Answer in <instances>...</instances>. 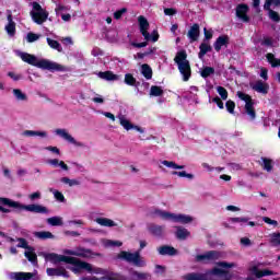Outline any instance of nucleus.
I'll list each match as a JSON object with an SVG mask.
<instances>
[{"instance_id":"nucleus-1","label":"nucleus","mask_w":280,"mask_h":280,"mask_svg":"<svg viewBox=\"0 0 280 280\" xmlns=\"http://www.w3.org/2000/svg\"><path fill=\"white\" fill-rule=\"evenodd\" d=\"M47 261H51V264H70L71 266H74L73 269L74 272H78V270H88V272H91L93 270V267L91 264L86 261H82L75 257L72 256H65V255H58L56 253H50L46 255Z\"/></svg>"},{"instance_id":"nucleus-2","label":"nucleus","mask_w":280,"mask_h":280,"mask_svg":"<svg viewBox=\"0 0 280 280\" xmlns=\"http://www.w3.org/2000/svg\"><path fill=\"white\" fill-rule=\"evenodd\" d=\"M145 246H148V242L140 241V249L136 250L135 253L121 250L117 254L116 259L131 264V266H135L136 268H145L148 262H145V258L141 256V250H143Z\"/></svg>"},{"instance_id":"nucleus-3","label":"nucleus","mask_w":280,"mask_h":280,"mask_svg":"<svg viewBox=\"0 0 280 280\" xmlns=\"http://www.w3.org/2000/svg\"><path fill=\"white\" fill-rule=\"evenodd\" d=\"M20 58L21 60H23V62H26L32 67H37V69H43V71H62L61 65L50 61L48 59L38 60L36 56L28 52H21Z\"/></svg>"},{"instance_id":"nucleus-4","label":"nucleus","mask_w":280,"mask_h":280,"mask_svg":"<svg viewBox=\"0 0 280 280\" xmlns=\"http://www.w3.org/2000/svg\"><path fill=\"white\" fill-rule=\"evenodd\" d=\"M185 280H231V273L224 269L214 267L206 273H187L184 276Z\"/></svg>"},{"instance_id":"nucleus-5","label":"nucleus","mask_w":280,"mask_h":280,"mask_svg":"<svg viewBox=\"0 0 280 280\" xmlns=\"http://www.w3.org/2000/svg\"><path fill=\"white\" fill-rule=\"evenodd\" d=\"M0 205H3L4 207H10L11 209H19L20 211H28L30 213H49L47 207H44L42 205H23L19 201H14L5 197H0Z\"/></svg>"},{"instance_id":"nucleus-6","label":"nucleus","mask_w":280,"mask_h":280,"mask_svg":"<svg viewBox=\"0 0 280 280\" xmlns=\"http://www.w3.org/2000/svg\"><path fill=\"white\" fill-rule=\"evenodd\" d=\"M174 62L177 63L178 71L183 75V81L189 82V79L191 78V65L189 63V60H187V51H177Z\"/></svg>"},{"instance_id":"nucleus-7","label":"nucleus","mask_w":280,"mask_h":280,"mask_svg":"<svg viewBox=\"0 0 280 280\" xmlns=\"http://www.w3.org/2000/svg\"><path fill=\"white\" fill-rule=\"evenodd\" d=\"M155 213L163 220H170L171 222H175L177 224H190V222H194V218L187 214H176L163 210H155Z\"/></svg>"},{"instance_id":"nucleus-8","label":"nucleus","mask_w":280,"mask_h":280,"mask_svg":"<svg viewBox=\"0 0 280 280\" xmlns=\"http://www.w3.org/2000/svg\"><path fill=\"white\" fill-rule=\"evenodd\" d=\"M236 95L238 98L245 102V113L248 115L252 121H255V119H257V112L255 110V102L253 101V97L242 91H238Z\"/></svg>"},{"instance_id":"nucleus-9","label":"nucleus","mask_w":280,"mask_h":280,"mask_svg":"<svg viewBox=\"0 0 280 280\" xmlns=\"http://www.w3.org/2000/svg\"><path fill=\"white\" fill-rule=\"evenodd\" d=\"M33 10L31 11V16L37 25H43L49 19V12L44 10V8L38 2H33Z\"/></svg>"},{"instance_id":"nucleus-10","label":"nucleus","mask_w":280,"mask_h":280,"mask_svg":"<svg viewBox=\"0 0 280 280\" xmlns=\"http://www.w3.org/2000/svg\"><path fill=\"white\" fill-rule=\"evenodd\" d=\"M222 257V254L218 250H209L206 252L205 254H199L196 256V261L197 262H202V261H218Z\"/></svg>"},{"instance_id":"nucleus-11","label":"nucleus","mask_w":280,"mask_h":280,"mask_svg":"<svg viewBox=\"0 0 280 280\" xmlns=\"http://www.w3.org/2000/svg\"><path fill=\"white\" fill-rule=\"evenodd\" d=\"M56 135L61 137V139H65V141H68V143H71L72 145H75V148H86V144L83 142H79L71 136L69 132H67L66 129H56Z\"/></svg>"},{"instance_id":"nucleus-12","label":"nucleus","mask_w":280,"mask_h":280,"mask_svg":"<svg viewBox=\"0 0 280 280\" xmlns=\"http://www.w3.org/2000/svg\"><path fill=\"white\" fill-rule=\"evenodd\" d=\"M138 23H139L140 34H142V36L144 37V40H150V32H148V30H150V22H148V19H145V16L143 15H140L138 18Z\"/></svg>"},{"instance_id":"nucleus-13","label":"nucleus","mask_w":280,"mask_h":280,"mask_svg":"<svg viewBox=\"0 0 280 280\" xmlns=\"http://www.w3.org/2000/svg\"><path fill=\"white\" fill-rule=\"evenodd\" d=\"M236 16L243 23H250V16H248V4L241 3L236 5Z\"/></svg>"},{"instance_id":"nucleus-14","label":"nucleus","mask_w":280,"mask_h":280,"mask_svg":"<svg viewBox=\"0 0 280 280\" xmlns=\"http://www.w3.org/2000/svg\"><path fill=\"white\" fill-rule=\"evenodd\" d=\"M46 273L48 277H65L66 279H69V271L63 267L47 268Z\"/></svg>"},{"instance_id":"nucleus-15","label":"nucleus","mask_w":280,"mask_h":280,"mask_svg":"<svg viewBox=\"0 0 280 280\" xmlns=\"http://www.w3.org/2000/svg\"><path fill=\"white\" fill-rule=\"evenodd\" d=\"M7 21L8 24L5 25L4 30L9 36H14V34H16V23L14 22L12 18V11L10 10H8Z\"/></svg>"},{"instance_id":"nucleus-16","label":"nucleus","mask_w":280,"mask_h":280,"mask_svg":"<svg viewBox=\"0 0 280 280\" xmlns=\"http://www.w3.org/2000/svg\"><path fill=\"white\" fill-rule=\"evenodd\" d=\"M230 42L231 38L229 37V35H220L213 44L214 50L221 51L223 47H229Z\"/></svg>"},{"instance_id":"nucleus-17","label":"nucleus","mask_w":280,"mask_h":280,"mask_svg":"<svg viewBox=\"0 0 280 280\" xmlns=\"http://www.w3.org/2000/svg\"><path fill=\"white\" fill-rule=\"evenodd\" d=\"M158 253L162 256L175 257V255H178V249L170 245H162L158 247Z\"/></svg>"},{"instance_id":"nucleus-18","label":"nucleus","mask_w":280,"mask_h":280,"mask_svg":"<svg viewBox=\"0 0 280 280\" xmlns=\"http://www.w3.org/2000/svg\"><path fill=\"white\" fill-rule=\"evenodd\" d=\"M253 91H256V93H261L262 95H268V91L270 90V85L268 83H265L261 80L256 81V83L250 85Z\"/></svg>"},{"instance_id":"nucleus-19","label":"nucleus","mask_w":280,"mask_h":280,"mask_svg":"<svg viewBox=\"0 0 280 280\" xmlns=\"http://www.w3.org/2000/svg\"><path fill=\"white\" fill-rule=\"evenodd\" d=\"M187 36L191 40V43H196V40L200 38V24H192L188 31Z\"/></svg>"},{"instance_id":"nucleus-20","label":"nucleus","mask_w":280,"mask_h":280,"mask_svg":"<svg viewBox=\"0 0 280 280\" xmlns=\"http://www.w3.org/2000/svg\"><path fill=\"white\" fill-rule=\"evenodd\" d=\"M9 277L11 280H31V279H34V273L19 271V272H11Z\"/></svg>"},{"instance_id":"nucleus-21","label":"nucleus","mask_w":280,"mask_h":280,"mask_svg":"<svg viewBox=\"0 0 280 280\" xmlns=\"http://www.w3.org/2000/svg\"><path fill=\"white\" fill-rule=\"evenodd\" d=\"M148 231L149 233H151V235H154L155 237H161V235H163V231H165V228L163 225L150 223L148 225Z\"/></svg>"},{"instance_id":"nucleus-22","label":"nucleus","mask_w":280,"mask_h":280,"mask_svg":"<svg viewBox=\"0 0 280 280\" xmlns=\"http://www.w3.org/2000/svg\"><path fill=\"white\" fill-rule=\"evenodd\" d=\"M97 75L101 78V80H106L107 82H115V80H119V77L113 73L110 70L104 72L101 71Z\"/></svg>"},{"instance_id":"nucleus-23","label":"nucleus","mask_w":280,"mask_h":280,"mask_svg":"<svg viewBox=\"0 0 280 280\" xmlns=\"http://www.w3.org/2000/svg\"><path fill=\"white\" fill-rule=\"evenodd\" d=\"M213 48L206 42H202L199 46V52H198V58L202 60L209 51H212Z\"/></svg>"},{"instance_id":"nucleus-24","label":"nucleus","mask_w":280,"mask_h":280,"mask_svg":"<svg viewBox=\"0 0 280 280\" xmlns=\"http://www.w3.org/2000/svg\"><path fill=\"white\" fill-rule=\"evenodd\" d=\"M175 235L177 240H187L191 233L183 226H176Z\"/></svg>"},{"instance_id":"nucleus-25","label":"nucleus","mask_w":280,"mask_h":280,"mask_svg":"<svg viewBox=\"0 0 280 280\" xmlns=\"http://www.w3.org/2000/svg\"><path fill=\"white\" fill-rule=\"evenodd\" d=\"M95 223L100 224V226H108V228L117 226V223H115V221L108 218H96Z\"/></svg>"},{"instance_id":"nucleus-26","label":"nucleus","mask_w":280,"mask_h":280,"mask_svg":"<svg viewBox=\"0 0 280 280\" xmlns=\"http://www.w3.org/2000/svg\"><path fill=\"white\" fill-rule=\"evenodd\" d=\"M141 74L143 75V78H145V80H152V67H150V65L148 63H143L141 66Z\"/></svg>"},{"instance_id":"nucleus-27","label":"nucleus","mask_w":280,"mask_h":280,"mask_svg":"<svg viewBox=\"0 0 280 280\" xmlns=\"http://www.w3.org/2000/svg\"><path fill=\"white\" fill-rule=\"evenodd\" d=\"M125 84H127V86H139L141 83L137 81V79L135 78V75H132V73H126Z\"/></svg>"},{"instance_id":"nucleus-28","label":"nucleus","mask_w":280,"mask_h":280,"mask_svg":"<svg viewBox=\"0 0 280 280\" xmlns=\"http://www.w3.org/2000/svg\"><path fill=\"white\" fill-rule=\"evenodd\" d=\"M77 257H82L83 259H89L93 257V252L86 248H78L77 249Z\"/></svg>"},{"instance_id":"nucleus-29","label":"nucleus","mask_w":280,"mask_h":280,"mask_svg":"<svg viewBox=\"0 0 280 280\" xmlns=\"http://www.w3.org/2000/svg\"><path fill=\"white\" fill-rule=\"evenodd\" d=\"M213 73H215V68L207 66L203 67V69L200 72V75L201 78L207 80V78H210V75H213Z\"/></svg>"},{"instance_id":"nucleus-30","label":"nucleus","mask_w":280,"mask_h":280,"mask_svg":"<svg viewBox=\"0 0 280 280\" xmlns=\"http://www.w3.org/2000/svg\"><path fill=\"white\" fill-rule=\"evenodd\" d=\"M24 137H47V131H34V130H25L23 132Z\"/></svg>"},{"instance_id":"nucleus-31","label":"nucleus","mask_w":280,"mask_h":280,"mask_svg":"<svg viewBox=\"0 0 280 280\" xmlns=\"http://www.w3.org/2000/svg\"><path fill=\"white\" fill-rule=\"evenodd\" d=\"M266 58L268 62L271 65V67L273 68L280 67V59H277L272 52H268L266 55Z\"/></svg>"},{"instance_id":"nucleus-32","label":"nucleus","mask_w":280,"mask_h":280,"mask_svg":"<svg viewBox=\"0 0 280 280\" xmlns=\"http://www.w3.org/2000/svg\"><path fill=\"white\" fill-rule=\"evenodd\" d=\"M35 237H38V240H54V235L51 232L42 231V232H35Z\"/></svg>"},{"instance_id":"nucleus-33","label":"nucleus","mask_w":280,"mask_h":280,"mask_svg":"<svg viewBox=\"0 0 280 280\" xmlns=\"http://www.w3.org/2000/svg\"><path fill=\"white\" fill-rule=\"evenodd\" d=\"M24 256L31 264H38V256L34 250H28L24 253Z\"/></svg>"},{"instance_id":"nucleus-34","label":"nucleus","mask_w":280,"mask_h":280,"mask_svg":"<svg viewBox=\"0 0 280 280\" xmlns=\"http://www.w3.org/2000/svg\"><path fill=\"white\" fill-rule=\"evenodd\" d=\"M46 40L51 49H56L57 51H62V46L60 45V42L56 39H51L49 37H47Z\"/></svg>"},{"instance_id":"nucleus-35","label":"nucleus","mask_w":280,"mask_h":280,"mask_svg":"<svg viewBox=\"0 0 280 280\" xmlns=\"http://www.w3.org/2000/svg\"><path fill=\"white\" fill-rule=\"evenodd\" d=\"M150 95L153 97H161L163 95V88L159 85H152L150 90Z\"/></svg>"},{"instance_id":"nucleus-36","label":"nucleus","mask_w":280,"mask_h":280,"mask_svg":"<svg viewBox=\"0 0 280 280\" xmlns=\"http://www.w3.org/2000/svg\"><path fill=\"white\" fill-rule=\"evenodd\" d=\"M172 175L173 176H179V178H189V180H192V178H194V174L187 173L186 171H180V172L173 171Z\"/></svg>"},{"instance_id":"nucleus-37","label":"nucleus","mask_w":280,"mask_h":280,"mask_svg":"<svg viewBox=\"0 0 280 280\" xmlns=\"http://www.w3.org/2000/svg\"><path fill=\"white\" fill-rule=\"evenodd\" d=\"M269 243L271 246H280V232H275L270 234Z\"/></svg>"},{"instance_id":"nucleus-38","label":"nucleus","mask_w":280,"mask_h":280,"mask_svg":"<svg viewBox=\"0 0 280 280\" xmlns=\"http://www.w3.org/2000/svg\"><path fill=\"white\" fill-rule=\"evenodd\" d=\"M18 242H19V244L16 245L18 248H25L26 250H34V247L30 246V244L27 243V240H25L23 237H19Z\"/></svg>"},{"instance_id":"nucleus-39","label":"nucleus","mask_w":280,"mask_h":280,"mask_svg":"<svg viewBox=\"0 0 280 280\" xmlns=\"http://www.w3.org/2000/svg\"><path fill=\"white\" fill-rule=\"evenodd\" d=\"M60 183H63L65 185H69V187H75L80 185V180L71 179L69 177H61Z\"/></svg>"},{"instance_id":"nucleus-40","label":"nucleus","mask_w":280,"mask_h":280,"mask_svg":"<svg viewBox=\"0 0 280 280\" xmlns=\"http://www.w3.org/2000/svg\"><path fill=\"white\" fill-rule=\"evenodd\" d=\"M47 223L50 224V226H62V219L59 217L48 218Z\"/></svg>"},{"instance_id":"nucleus-41","label":"nucleus","mask_w":280,"mask_h":280,"mask_svg":"<svg viewBox=\"0 0 280 280\" xmlns=\"http://www.w3.org/2000/svg\"><path fill=\"white\" fill-rule=\"evenodd\" d=\"M262 161V170H266V172H272V160L268 158H261Z\"/></svg>"},{"instance_id":"nucleus-42","label":"nucleus","mask_w":280,"mask_h":280,"mask_svg":"<svg viewBox=\"0 0 280 280\" xmlns=\"http://www.w3.org/2000/svg\"><path fill=\"white\" fill-rule=\"evenodd\" d=\"M13 95L16 97V100L21 102H25V100H27V95L23 93L20 89H14Z\"/></svg>"},{"instance_id":"nucleus-43","label":"nucleus","mask_w":280,"mask_h":280,"mask_svg":"<svg viewBox=\"0 0 280 280\" xmlns=\"http://www.w3.org/2000/svg\"><path fill=\"white\" fill-rule=\"evenodd\" d=\"M120 126H122V128H125V130H132V128H135V125H132V122H130V120L121 117L120 118Z\"/></svg>"},{"instance_id":"nucleus-44","label":"nucleus","mask_w":280,"mask_h":280,"mask_svg":"<svg viewBox=\"0 0 280 280\" xmlns=\"http://www.w3.org/2000/svg\"><path fill=\"white\" fill-rule=\"evenodd\" d=\"M217 92L219 93L221 100L223 101L229 100V91H226L224 86H218Z\"/></svg>"},{"instance_id":"nucleus-45","label":"nucleus","mask_w":280,"mask_h":280,"mask_svg":"<svg viewBox=\"0 0 280 280\" xmlns=\"http://www.w3.org/2000/svg\"><path fill=\"white\" fill-rule=\"evenodd\" d=\"M225 108L230 115H235V103L232 100L226 101Z\"/></svg>"},{"instance_id":"nucleus-46","label":"nucleus","mask_w":280,"mask_h":280,"mask_svg":"<svg viewBox=\"0 0 280 280\" xmlns=\"http://www.w3.org/2000/svg\"><path fill=\"white\" fill-rule=\"evenodd\" d=\"M269 19H271V21H275V23H279L280 15H279V13L277 11L269 10Z\"/></svg>"},{"instance_id":"nucleus-47","label":"nucleus","mask_w":280,"mask_h":280,"mask_svg":"<svg viewBox=\"0 0 280 280\" xmlns=\"http://www.w3.org/2000/svg\"><path fill=\"white\" fill-rule=\"evenodd\" d=\"M38 38H40V35L35 34V33H28L26 40H27V43H36V40H38Z\"/></svg>"},{"instance_id":"nucleus-48","label":"nucleus","mask_w":280,"mask_h":280,"mask_svg":"<svg viewBox=\"0 0 280 280\" xmlns=\"http://www.w3.org/2000/svg\"><path fill=\"white\" fill-rule=\"evenodd\" d=\"M217 266H219L220 268H235V262H228V261H219L217 262Z\"/></svg>"},{"instance_id":"nucleus-49","label":"nucleus","mask_w":280,"mask_h":280,"mask_svg":"<svg viewBox=\"0 0 280 280\" xmlns=\"http://www.w3.org/2000/svg\"><path fill=\"white\" fill-rule=\"evenodd\" d=\"M213 104H217L218 108H220V110H224V102H222V98H220V96H215L212 98Z\"/></svg>"},{"instance_id":"nucleus-50","label":"nucleus","mask_w":280,"mask_h":280,"mask_svg":"<svg viewBox=\"0 0 280 280\" xmlns=\"http://www.w3.org/2000/svg\"><path fill=\"white\" fill-rule=\"evenodd\" d=\"M126 12H128V9L126 8H122L120 10H117L115 13H114V19H116V21H119V19H121V16H124V14H126Z\"/></svg>"},{"instance_id":"nucleus-51","label":"nucleus","mask_w":280,"mask_h":280,"mask_svg":"<svg viewBox=\"0 0 280 280\" xmlns=\"http://www.w3.org/2000/svg\"><path fill=\"white\" fill-rule=\"evenodd\" d=\"M159 38V31H153L151 34L149 33V40H151L152 43H158Z\"/></svg>"},{"instance_id":"nucleus-52","label":"nucleus","mask_w":280,"mask_h":280,"mask_svg":"<svg viewBox=\"0 0 280 280\" xmlns=\"http://www.w3.org/2000/svg\"><path fill=\"white\" fill-rule=\"evenodd\" d=\"M262 222H265L266 224H271L272 226H279V222H277V220H272L268 217H264Z\"/></svg>"},{"instance_id":"nucleus-53","label":"nucleus","mask_w":280,"mask_h":280,"mask_svg":"<svg viewBox=\"0 0 280 280\" xmlns=\"http://www.w3.org/2000/svg\"><path fill=\"white\" fill-rule=\"evenodd\" d=\"M103 280H119V273L112 272L108 276H104Z\"/></svg>"},{"instance_id":"nucleus-54","label":"nucleus","mask_w":280,"mask_h":280,"mask_svg":"<svg viewBox=\"0 0 280 280\" xmlns=\"http://www.w3.org/2000/svg\"><path fill=\"white\" fill-rule=\"evenodd\" d=\"M176 9L174 8H166L164 9V14L165 16H174V14H176Z\"/></svg>"},{"instance_id":"nucleus-55","label":"nucleus","mask_w":280,"mask_h":280,"mask_svg":"<svg viewBox=\"0 0 280 280\" xmlns=\"http://www.w3.org/2000/svg\"><path fill=\"white\" fill-rule=\"evenodd\" d=\"M54 196L56 200H59V202H65V195H62V192H60L59 190H56L54 192Z\"/></svg>"},{"instance_id":"nucleus-56","label":"nucleus","mask_w":280,"mask_h":280,"mask_svg":"<svg viewBox=\"0 0 280 280\" xmlns=\"http://www.w3.org/2000/svg\"><path fill=\"white\" fill-rule=\"evenodd\" d=\"M162 165H165V167H171L172 170L176 168V163L167 160H164L162 162Z\"/></svg>"},{"instance_id":"nucleus-57","label":"nucleus","mask_w":280,"mask_h":280,"mask_svg":"<svg viewBox=\"0 0 280 280\" xmlns=\"http://www.w3.org/2000/svg\"><path fill=\"white\" fill-rule=\"evenodd\" d=\"M230 222H232L233 224L237 223V222H248L247 218H230Z\"/></svg>"},{"instance_id":"nucleus-58","label":"nucleus","mask_w":280,"mask_h":280,"mask_svg":"<svg viewBox=\"0 0 280 280\" xmlns=\"http://www.w3.org/2000/svg\"><path fill=\"white\" fill-rule=\"evenodd\" d=\"M148 42H142V43H131L132 47H136L137 49H141L143 47H148Z\"/></svg>"},{"instance_id":"nucleus-59","label":"nucleus","mask_w":280,"mask_h":280,"mask_svg":"<svg viewBox=\"0 0 280 280\" xmlns=\"http://www.w3.org/2000/svg\"><path fill=\"white\" fill-rule=\"evenodd\" d=\"M261 45L265 47H272V39L270 37H266L262 39Z\"/></svg>"},{"instance_id":"nucleus-60","label":"nucleus","mask_w":280,"mask_h":280,"mask_svg":"<svg viewBox=\"0 0 280 280\" xmlns=\"http://www.w3.org/2000/svg\"><path fill=\"white\" fill-rule=\"evenodd\" d=\"M133 277H137V279H141V280L148 279V275L139 271H133Z\"/></svg>"},{"instance_id":"nucleus-61","label":"nucleus","mask_w":280,"mask_h":280,"mask_svg":"<svg viewBox=\"0 0 280 280\" xmlns=\"http://www.w3.org/2000/svg\"><path fill=\"white\" fill-rule=\"evenodd\" d=\"M205 39L211 40L213 38V33L211 31H208L207 28H203Z\"/></svg>"},{"instance_id":"nucleus-62","label":"nucleus","mask_w":280,"mask_h":280,"mask_svg":"<svg viewBox=\"0 0 280 280\" xmlns=\"http://www.w3.org/2000/svg\"><path fill=\"white\" fill-rule=\"evenodd\" d=\"M8 75L12 80H14V82H19V80H21V75L20 74H15L14 72H8Z\"/></svg>"},{"instance_id":"nucleus-63","label":"nucleus","mask_w":280,"mask_h":280,"mask_svg":"<svg viewBox=\"0 0 280 280\" xmlns=\"http://www.w3.org/2000/svg\"><path fill=\"white\" fill-rule=\"evenodd\" d=\"M40 199V191H36L30 195V200H38Z\"/></svg>"},{"instance_id":"nucleus-64","label":"nucleus","mask_w":280,"mask_h":280,"mask_svg":"<svg viewBox=\"0 0 280 280\" xmlns=\"http://www.w3.org/2000/svg\"><path fill=\"white\" fill-rule=\"evenodd\" d=\"M260 78H262V80H268V69L261 68Z\"/></svg>"}]
</instances>
